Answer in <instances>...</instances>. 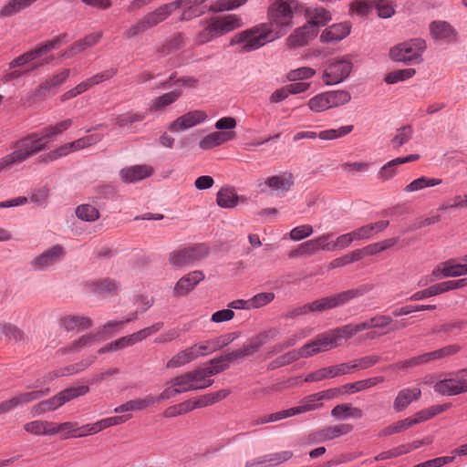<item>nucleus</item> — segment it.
Returning a JSON list of instances; mask_svg holds the SVG:
<instances>
[{
	"label": "nucleus",
	"mask_w": 467,
	"mask_h": 467,
	"mask_svg": "<svg viewBox=\"0 0 467 467\" xmlns=\"http://www.w3.org/2000/svg\"><path fill=\"white\" fill-rule=\"evenodd\" d=\"M206 0H176L171 3L164 4L151 12L147 13L134 25L130 26L124 33L126 38H132L147 30L155 27L162 21L166 20L171 14L178 8H185L182 20H189L194 16H199L204 13V8L201 6Z\"/></svg>",
	"instance_id": "1"
},
{
	"label": "nucleus",
	"mask_w": 467,
	"mask_h": 467,
	"mask_svg": "<svg viewBox=\"0 0 467 467\" xmlns=\"http://www.w3.org/2000/svg\"><path fill=\"white\" fill-rule=\"evenodd\" d=\"M55 137L52 128L45 127L39 132H32L12 144L14 150L0 158V171H7L21 164L33 155L46 150Z\"/></svg>",
	"instance_id": "2"
},
{
	"label": "nucleus",
	"mask_w": 467,
	"mask_h": 467,
	"mask_svg": "<svg viewBox=\"0 0 467 467\" xmlns=\"http://www.w3.org/2000/svg\"><path fill=\"white\" fill-rule=\"evenodd\" d=\"M373 289L372 285H361L357 288L343 291L329 296L317 299L309 304L296 307L290 317L306 315L309 312H324L348 304L352 299L362 296Z\"/></svg>",
	"instance_id": "3"
},
{
	"label": "nucleus",
	"mask_w": 467,
	"mask_h": 467,
	"mask_svg": "<svg viewBox=\"0 0 467 467\" xmlns=\"http://www.w3.org/2000/svg\"><path fill=\"white\" fill-rule=\"evenodd\" d=\"M274 36L269 26L261 23L234 35L229 45L239 47L241 53H250L275 40Z\"/></svg>",
	"instance_id": "4"
},
{
	"label": "nucleus",
	"mask_w": 467,
	"mask_h": 467,
	"mask_svg": "<svg viewBox=\"0 0 467 467\" xmlns=\"http://www.w3.org/2000/svg\"><path fill=\"white\" fill-rule=\"evenodd\" d=\"M212 384L213 381L203 380L199 369H194L171 379L160 394V399L166 400L181 393L206 389Z\"/></svg>",
	"instance_id": "5"
},
{
	"label": "nucleus",
	"mask_w": 467,
	"mask_h": 467,
	"mask_svg": "<svg viewBox=\"0 0 467 467\" xmlns=\"http://www.w3.org/2000/svg\"><path fill=\"white\" fill-rule=\"evenodd\" d=\"M65 36L66 35H61V36H56L55 38H53L51 40L41 43L34 49L27 51V52L24 53L23 55L16 57L14 60H12L9 63V67L15 68L16 67H22L26 64L33 63L32 67L27 70V71H31L39 67L50 64L54 59V57L52 55L45 57L39 61H36V60L39 59L40 57H42L43 56H45L47 52H49L53 49L58 48L61 46L62 39H63V37H65Z\"/></svg>",
	"instance_id": "6"
},
{
	"label": "nucleus",
	"mask_w": 467,
	"mask_h": 467,
	"mask_svg": "<svg viewBox=\"0 0 467 467\" xmlns=\"http://www.w3.org/2000/svg\"><path fill=\"white\" fill-rule=\"evenodd\" d=\"M293 7L290 3L283 0H276L268 9V22L263 23L268 26L269 29L275 33V39L286 34L287 30L293 26Z\"/></svg>",
	"instance_id": "7"
},
{
	"label": "nucleus",
	"mask_w": 467,
	"mask_h": 467,
	"mask_svg": "<svg viewBox=\"0 0 467 467\" xmlns=\"http://www.w3.org/2000/svg\"><path fill=\"white\" fill-rule=\"evenodd\" d=\"M425 49V41L416 38L394 46L390 48L389 55L396 62L419 64L422 61V54Z\"/></svg>",
	"instance_id": "8"
},
{
	"label": "nucleus",
	"mask_w": 467,
	"mask_h": 467,
	"mask_svg": "<svg viewBox=\"0 0 467 467\" xmlns=\"http://www.w3.org/2000/svg\"><path fill=\"white\" fill-rule=\"evenodd\" d=\"M209 254V248L202 244L171 252L169 263L174 268H183L204 259Z\"/></svg>",
	"instance_id": "9"
},
{
	"label": "nucleus",
	"mask_w": 467,
	"mask_h": 467,
	"mask_svg": "<svg viewBox=\"0 0 467 467\" xmlns=\"http://www.w3.org/2000/svg\"><path fill=\"white\" fill-rule=\"evenodd\" d=\"M101 140L102 137L100 135H90L80 138L75 141L66 143L54 150L39 156L38 161L44 163L55 161L59 158L68 155L72 151L85 149L100 141Z\"/></svg>",
	"instance_id": "10"
},
{
	"label": "nucleus",
	"mask_w": 467,
	"mask_h": 467,
	"mask_svg": "<svg viewBox=\"0 0 467 467\" xmlns=\"http://www.w3.org/2000/svg\"><path fill=\"white\" fill-rule=\"evenodd\" d=\"M356 334L358 333L355 325L348 324L341 327H337L318 335L315 338V341L317 345L319 352H326L338 346L339 340L342 338L348 339Z\"/></svg>",
	"instance_id": "11"
},
{
	"label": "nucleus",
	"mask_w": 467,
	"mask_h": 467,
	"mask_svg": "<svg viewBox=\"0 0 467 467\" xmlns=\"http://www.w3.org/2000/svg\"><path fill=\"white\" fill-rule=\"evenodd\" d=\"M88 390V387L85 385L66 389L49 400L38 403L34 410L37 414L55 410L70 400L85 395Z\"/></svg>",
	"instance_id": "12"
},
{
	"label": "nucleus",
	"mask_w": 467,
	"mask_h": 467,
	"mask_svg": "<svg viewBox=\"0 0 467 467\" xmlns=\"http://www.w3.org/2000/svg\"><path fill=\"white\" fill-rule=\"evenodd\" d=\"M352 67V62L347 57L332 58L327 61L322 79L326 85L338 84L349 76Z\"/></svg>",
	"instance_id": "13"
},
{
	"label": "nucleus",
	"mask_w": 467,
	"mask_h": 467,
	"mask_svg": "<svg viewBox=\"0 0 467 467\" xmlns=\"http://www.w3.org/2000/svg\"><path fill=\"white\" fill-rule=\"evenodd\" d=\"M441 395L455 396L467 392V368L453 373L452 377L441 379L433 386Z\"/></svg>",
	"instance_id": "14"
},
{
	"label": "nucleus",
	"mask_w": 467,
	"mask_h": 467,
	"mask_svg": "<svg viewBox=\"0 0 467 467\" xmlns=\"http://www.w3.org/2000/svg\"><path fill=\"white\" fill-rule=\"evenodd\" d=\"M294 184V177L289 172H284L259 182L258 187L262 192H272L277 196L284 195Z\"/></svg>",
	"instance_id": "15"
},
{
	"label": "nucleus",
	"mask_w": 467,
	"mask_h": 467,
	"mask_svg": "<svg viewBox=\"0 0 467 467\" xmlns=\"http://www.w3.org/2000/svg\"><path fill=\"white\" fill-rule=\"evenodd\" d=\"M66 252L62 245L56 244L33 258L31 267L36 271H47L65 257Z\"/></svg>",
	"instance_id": "16"
},
{
	"label": "nucleus",
	"mask_w": 467,
	"mask_h": 467,
	"mask_svg": "<svg viewBox=\"0 0 467 467\" xmlns=\"http://www.w3.org/2000/svg\"><path fill=\"white\" fill-rule=\"evenodd\" d=\"M320 353L317 345L314 340L303 345L299 349H295L287 352L286 354L277 358L270 363L271 368L283 367L300 358H307L314 355Z\"/></svg>",
	"instance_id": "17"
},
{
	"label": "nucleus",
	"mask_w": 467,
	"mask_h": 467,
	"mask_svg": "<svg viewBox=\"0 0 467 467\" xmlns=\"http://www.w3.org/2000/svg\"><path fill=\"white\" fill-rule=\"evenodd\" d=\"M50 392L48 388L40 390H34L29 392H22L14 396L13 398L0 402V414L9 412L18 407H22L34 400L47 396Z\"/></svg>",
	"instance_id": "18"
},
{
	"label": "nucleus",
	"mask_w": 467,
	"mask_h": 467,
	"mask_svg": "<svg viewBox=\"0 0 467 467\" xmlns=\"http://www.w3.org/2000/svg\"><path fill=\"white\" fill-rule=\"evenodd\" d=\"M162 327H163L162 322H157L150 327L142 328L135 333L119 337V338L112 341L113 345H114L115 351L124 349L128 347H131V346L135 345L136 343L146 339L150 336L160 331L162 328Z\"/></svg>",
	"instance_id": "19"
},
{
	"label": "nucleus",
	"mask_w": 467,
	"mask_h": 467,
	"mask_svg": "<svg viewBox=\"0 0 467 467\" xmlns=\"http://www.w3.org/2000/svg\"><path fill=\"white\" fill-rule=\"evenodd\" d=\"M217 37L243 26V19L238 15H226L208 19Z\"/></svg>",
	"instance_id": "20"
},
{
	"label": "nucleus",
	"mask_w": 467,
	"mask_h": 467,
	"mask_svg": "<svg viewBox=\"0 0 467 467\" xmlns=\"http://www.w3.org/2000/svg\"><path fill=\"white\" fill-rule=\"evenodd\" d=\"M353 125H347L342 126L338 129L322 130L319 133H317L315 131H299L294 135L293 140L298 141L303 139L315 140L317 138H319L320 140H331L348 135L353 130Z\"/></svg>",
	"instance_id": "21"
},
{
	"label": "nucleus",
	"mask_w": 467,
	"mask_h": 467,
	"mask_svg": "<svg viewBox=\"0 0 467 467\" xmlns=\"http://www.w3.org/2000/svg\"><path fill=\"white\" fill-rule=\"evenodd\" d=\"M352 429V425L348 423L327 426L321 430L312 432L309 435V438L314 442H325L327 441L346 435L349 433Z\"/></svg>",
	"instance_id": "22"
},
{
	"label": "nucleus",
	"mask_w": 467,
	"mask_h": 467,
	"mask_svg": "<svg viewBox=\"0 0 467 467\" xmlns=\"http://www.w3.org/2000/svg\"><path fill=\"white\" fill-rule=\"evenodd\" d=\"M207 119V114L202 110H192L177 118L170 125V130L173 132L185 130L202 123Z\"/></svg>",
	"instance_id": "23"
},
{
	"label": "nucleus",
	"mask_w": 467,
	"mask_h": 467,
	"mask_svg": "<svg viewBox=\"0 0 467 467\" xmlns=\"http://www.w3.org/2000/svg\"><path fill=\"white\" fill-rule=\"evenodd\" d=\"M204 277V274L199 270L185 275L176 283L173 288L174 296H184L188 295Z\"/></svg>",
	"instance_id": "24"
},
{
	"label": "nucleus",
	"mask_w": 467,
	"mask_h": 467,
	"mask_svg": "<svg viewBox=\"0 0 467 467\" xmlns=\"http://www.w3.org/2000/svg\"><path fill=\"white\" fill-rule=\"evenodd\" d=\"M152 173L153 168L150 165H134L121 169L119 178L124 183H135L150 177Z\"/></svg>",
	"instance_id": "25"
},
{
	"label": "nucleus",
	"mask_w": 467,
	"mask_h": 467,
	"mask_svg": "<svg viewBox=\"0 0 467 467\" xmlns=\"http://www.w3.org/2000/svg\"><path fill=\"white\" fill-rule=\"evenodd\" d=\"M161 400L159 396L154 395H147L143 398L130 400L118 407H116L113 411L115 413H123L126 411H140L146 410L149 407L154 406L156 403L161 402Z\"/></svg>",
	"instance_id": "26"
},
{
	"label": "nucleus",
	"mask_w": 467,
	"mask_h": 467,
	"mask_svg": "<svg viewBox=\"0 0 467 467\" xmlns=\"http://www.w3.org/2000/svg\"><path fill=\"white\" fill-rule=\"evenodd\" d=\"M431 36L436 41L451 43L456 40V30L446 21H433L430 25Z\"/></svg>",
	"instance_id": "27"
},
{
	"label": "nucleus",
	"mask_w": 467,
	"mask_h": 467,
	"mask_svg": "<svg viewBox=\"0 0 467 467\" xmlns=\"http://www.w3.org/2000/svg\"><path fill=\"white\" fill-rule=\"evenodd\" d=\"M276 335L277 331L275 329L265 330L258 333L256 336L249 338L246 343L243 345L244 354L246 357L253 356L258 352L265 344L274 339Z\"/></svg>",
	"instance_id": "28"
},
{
	"label": "nucleus",
	"mask_w": 467,
	"mask_h": 467,
	"mask_svg": "<svg viewBox=\"0 0 467 467\" xmlns=\"http://www.w3.org/2000/svg\"><path fill=\"white\" fill-rule=\"evenodd\" d=\"M318 33V30L307 24L297 28L287 38L289 47L295 48L306 45Z\"/></svg>",
	"instance_id": "29"
},
{
	"label": "nucleus",
	"mask_w": 467,
	"mask_h": 467,
	"mask_svg": "<svg viewBox=\"0 0 467 467\" xmlns=\"http://www.w3.org/2000/svg\"><path fill=\"white\" fill-rule=\"evenodd\" d=\"M419 159V154H410L406 157H399L391 160L380 168L379 171L378 172V178L382 182L389 181L396 175L397 167L399 165L415 161Z\"/></svg>",
	"instance_id": "30"
},
{
	"label": "nucleus",
	"mask_w": 467,
	"mask_h": 467,
	"mask_svg": "<svg viewBox=\"0 0 467 467\" xmlns=\"http://www.w3.org/2000/svg\"><path fill=\"white\" fill-rule=\"evenodd\" d=\"M421 396V390L419 388H405L398 392L393 409L396 411L404 410L411 402L418 400Z\"/></svg>",
	"instance_id": "31"
},
{
	"label": "nucleus",
	"mask_w": 467,
	"mask_h": 467,
	"mask_svg": "<svg viewBox=\"0 0 467 467\" xmlns=\"http://www.w3.org/2000/svg\"><path fill=\"white\" fill-rule=\"evenodd\" d=\"M70 76V69L66 68L62 71L53 74L46 78L37 88L39 95H45L46 92H54L58 87L64 84Z\"/></svg>",
	"instance_id": "32"
},
{
	"label": "nucleus",
	"mask_w": 467,
	"mask_h": 467,
	"mask_svg": "<svg viewBox=\"0 0 467 467\" xmlns=\"http://www.w3.org/2000/svg\"><path fill=\"white\" fill-rule=\"evenodd\" d=\"M91 318L84 316L69 315L59 320V326L67 331H80L92 326Z\"/></svg>",
	"instance_id": "33"
},
{
	"label": "nucleus",
	"mask_w": 467,
	"mask_h": 467,
	"mask_svg": "<svg viewBox=\"0 0 467 467\" xmlns=\"http://www.w3.org/2000/svg\"><path fill=\"white\" fill-rule=\"evenodd\" d=\"M235 138L234 131H214L205 136L199 143L202 150H210Z\"/></svg>",
	"instance_id": "34"
},
{
	"label": "nucleus",
	"mask_w": 467,
	"mask_h": 467,
	"mask_svg": "<svg viewBox=\"0 0 467 467\" xmlns=\"http://www.w3.org/2000/svg\"><path fill=\"white\" fill-rule=\"evenodd\" d=\"M350 28L348 23L335 24L322 32L320 40L322 42L340 41L350 33Z\"/></svg>",
	"instance_id": "35"
},
{
	"label": "nucleus",
	"mask_w": 467,
	"mask_h": 467,
	"mask_svg": "<svg viewBox=\"0 0 467 467\" xmlns=\"http://www.w3.org/2000/svg\"><path fill=\"white\" fill-rule=\"evenodd\" d=\"M322 405L323 404L321 402L320 397H319V395H317V393H314V394L305 397L302 400L301 404L299 406L287 409V411L289 412V417H292V416H295L297 414L306 413V412H308L311 410H316L321 408Z\"/></svg>",
	"instance_id": "36"
},
{
	"label": "nucleus",
	"mask_w": 467,
	"mask_h": 467,
	"mask_svg": "<svg viewBox=\"0 0 467 467\" xmlns=\"http://www.w3.org/2000/svg\"><path fill=\"white\" fill-rule=\"evenodd\" d=\"M306 16L307 18V25L317 29L318 26H323L331 20L330 13L324 7L306 8Z\"/></svg>",
	"instance_id": "37"
},
{
	"label": "nucleus",
	"mask_w": 467,
	"mask_h": 467,
	"mask_svg": "<svg viewBox=\"0 0 467 467\" xmlns=\"http://www.w3.org/2000/svg\"><path fill=\"white\" fill-rule=\"evenodd\" d=\"M363 410L354 407L351 403H342L335 406L331 410V416L337 420L361 419Z\"/></svg>",
	"instance_id": "38"
},
{
	"label": "nucleus",
	"mask_w": 467,
	"mask_h": 467,
	"mask_svg": "<svg viewBox=\"0 0 467 467\" xmlns=\"http://www.w3.org/2000/svg\"><path fill=\"white\" fill-rule=\"evenodd\" d=\"M229 368V362L226 361L224 356L214 358L209 361V365L202 368H198L204 381H213L209 378L226 370Z\"/></svg>",
	"instance_id": "39"
},
{
	"label": "nucleus",
	"mask_w": 467,
	"mask_h": 467,
	"mask_svg": "<svg viewBox=\"0 0 467 467\" xmlns=\"http://www.w3.org/2000/svg\"><path fill=\"white\" fill-rule=\"evenodd\" d=\"M99 341V335L88 334L83 335L78 339L71 342L68 346L59 349L62 354H67L70 352H78L81 349L90 348Z\"/></svg>",
	"instance_id": "40"
},
{
	"label": "nucleus",
	"mask_w": 467,
	"mask_h": 467,
	"mask_svg": "<svg viewBox=\"0 0 467 467\" xmlns=\"http://www.w3.org/2000/svg\"><path fill=\"white\" fill-rule=\"evenodd\" d=\"M240 199L244 197H240L232 187H223L216 195L217 204L225 209L234 208Z\"/></svg>",
	"instance_id": "41"
},
{
	"label": "nucleus",
	"mask_w": 467,
	"mask_h": 467,
	"mask_svg": "<svg viewBox=\"0 0 467 467\" xmlns=\"http://www.w3.org/2000/svg\"><path fill=\"white\" fill-rule=\"evenodd\" d=\"M89 290L100 296L114 295L119 291V285L112 279L105 278L88 284Z\"/></svg>",
	"instance_id": "42"
},
{
	"label": "nucleus",
	"mask_w": 467,
	"mask_h": 467,
	"mask_svg": "<svg viewBox=\"0 0 467 467\" xmlns=\"http://www.w3.org/2000/svg\"><path fill=\"white\" fill-rule=\"evenodd\" d=\"M384 380L385 379L382 376L373 377L362 380H358L353 383L342 385V389L344 391V394H354L356 392L372 388L383 382Z\"/></svg>",
	"instance_id": "43"
},
{
	"label": "nucleus",
	"mask_w": 467,
	"mask_h": 467,
	"mask_svg": "<svg viewBox=\"0 0 467 467\" xmlns=\"http://www.w3.org/2000/svg\"><path fill=\"white\" fill-rule=\"evenodd\" d=\"M420 423L419 416L417 412L411 417L406 418L404 420H398L391 425L387 426L381 431L382 435L388 436L392 435L394 433H399L404 431L410 428L411 426Z\"/></svg>",
	"instance_id": "44"
},
{
	"label": "nucleus",
	"mask_w": 467,
	"mask_h": 467,
	"mask_svg": "<svg viewBox=\"0 0 467 467\" xmlns=\"http://www.w3.org/2000/svg\"><path fill=\"white\" fill-rule=\"evenodd\" d=\"M441 182H442V180L439 179V178L420 176V177L413 180L408 185H406L404 188V192H419V191L424 190L426 188L440 185Z\"/></svg>",
	"instance_id": "45"
},
{
	"label": "nucleus",
	"mask_w": 467,
	"mask_h": 467,
	"mask_svg": "<svg viewBox=\"0 0 467 467\" xmlns=\"http://www.w3.org/2000/svg\"><path fill=\"white\" fill-rule=\"evenodd\" d=\"M196 356L194 354V351L191 347L179 351L176 355H174L166 364V367L168 368H175L182 367L185 364H188L192 362V360L196 359Z\"/></svg>",
	"instance_id": "46"
},
{
	"label": "nucleus",
	"mask_w": 467,
	"mask_h": 467,
	"mask_svg": "<svg viewBox=\"0 0 467 467\" xmlns=\"http://www.w3.org/2000/svg\"><path fill=\"white\" fill-rule=\"evenodd\" d=\"M181 95L182 91L177 89L165 93L152 99L150 101V110H160L175 102Z\"/></svg>",
	"instance_id": "47"
},
{
	"label": "nucleus",
	"mask_w": 467,
	"mask_h": 467,
	"mask_svg": "<svg viewBox=\"0 0 467 467\" xmlns=\"http://www.w3.org/2000/svg\"><path fill=\"white\" fill-rule=\"evenodd\" d=\"M76 216L84 222H95L100 217L99 209L90 203L78 205L75 211Z\"/></svg>",
	"instance_id": "48"
},
{
	"label": "nucleus",
	"mask_w": 467,
	"mask_h": 467,
	"mask_svg": "<svg viewBox=\"0 0 467 467\" xmlns=\"http://www.w3.org/2000/svg\"><path fill=\"white\" fill-rule=\"evenodd\" d=\"M36 0H11L0 11V16H12L30 6Z\"/></svg>",
	"instance_id": "49"
},
{
	"label": "nucleus",
	"mask_w": 467,
	"mask_h": 467,
	"mask_svg": "<svg viewBox=\"0 0 467 467\" xmlns=\"http://www.w3.org/2000/svg\"><path fill=\"white\" fill-rule=\"evenodd\" d=\"M329 108H337L348 103L351 99V95L347 90H334L325 92Z\"/></svg>",
	"instance_id": "50"
},
{
	"label": "nucleus",
	"mask_w": 467,
	"mask_h": 467,
	"mask_svg": "<svg viewBox=\"0 0 467 467\" xmlns=\"http://www.w3.org/2000/svg\"><path fill=\"white\" fill-rule=\"evenodd\" d=\"M185 46L184 37L182 34H177L166 41L159 49L160 54L167 56L172 54Z\"/></svg>",
	"instance_id": "51"
},
{
	"label": "nucleus",
	"mask_w": 467,
	"mask_h": 467,
	"mask_svg": "<svg viewBox=\"0 0 467 467\" xmlns=\"http://www.w3.org/2000/svg\"><path fill=\"white\" fill-rule=\"evenodd\" d=\"M444 277H455L467 275V265L458 264L454 260L444 262L442 268Z\"/></svg>",
	"instance_id": "52"
},
{
	"label": "nucleus",
	"mask_w": 467,
	"mask_h": 467,
	"mask_svg": "<svg viewBox=\"0 0 467 467\" xmlns=\"http://www.w3.org/2000/svg\"><path fill=\"white\" fill-rule=\"evenodd\" d=\"M413 135V130L411 126L406 125L396 130L394 137L391 140V144L394 149H399L405 143H407Z\"/></svg>",
	"instance_id": "53"
},
{
	"label": "nucleus",
	"mask_w": 467,
	"mask_h": 467,
	"mask_svg": "<svg viewBox=\"0 0 467 467\" xmlns=\"http://www.w3.org/2000/svg\"><path fill=\"white\" fill-rule=\"evenodd\" d=\"M414 68H403L389 72L385 77V81L388 84H395L400 81L407 80L415 75Z\"/></svg>",
	"instance_id": "54"
},
{
	"label": "nucleus",
	"mask_w": 467,
	"mask_h": 467,
	"mask_svg": "<svg viewBox=\"0 0 467 467\" xmlns=\"http://www.w3.org/2000/svg\"><path fill=\"white\" fill-rule=\"evenodd\" d=\"M247 0H220L209 6V10L213 12H223L234 10L244 5Z\"/></svg>",
	"instance_id": "55"
},
{
	"label": "nucleus",
	"mask_w": 467,
	"mask_h": 467,
	"mask_svg": "<svg viewBox=\"0 0 467 467\" xmlns=\"http://www.w3.org/2000/svg\"><path fill=\"white\" fill-rule=\"evenodd\" d=\"M146 117L145 113H125L116 117L115 124L119 128H124L129 125H131L135 122L142 121Z\"/></svg>",
	"instance_id": "56"
},
{
	"label": "nucleus",
	"mask_w": 467,
	"mask_h": 467,
	"mask_svg": "<svg viewBox=\"0 0 467 467\" xmlns=\"http://www.w3.org/2000/svg\"><path fill=\"white\" fill-rule=\"evenodd\" d=\"M398 241V238H389L381 242L374 243L365 246V252H367L368 255L377 254L382 251L387 250L388 248L394 246Z\"/></svg>",
	"instance_id": "57"
},
{
	"label": "nucleus",
	"mask_w": 467,
	"mask_h": 467,
	"mask_svg": "<svg viewBox=\"0 0 467 467\" xmlns=\"http://www.w3.org/2000/svg\"><path fill=\"white\" fill-rule=\"evenodd\" d=\"M451 407L450 403H444L441 405H434L428 409L421 410L417 412L420 422L426 421L432 417L447 410Z\"/></svg>",
	"instance_id": "58"
},
{
	"label": "nucleus",
	"mask_w": 467,
	"mask_h": 467,
	"mask_svg": "<svg viewBox=\"0 0 467 467\" xmlns=\"http://www.w3.org/2000/svg\"><path fill=\"white\" fill-rule=\"evenodd\" d=\"M309 109L314 112H323L329 109L328 101L326 93H320L308 100Z\"/></svg>",
	"instance_id": "59"
},
{
	"label": "nucleus",
	"mask_w": 467,
	"mask_h": 467,
	"mask_svg": "<svg viewBox=\"0 0 467 467\" xmlns=\"http://www.w3.org/2000/svg\"><path fill=\"white\" fill-rule=\"evenodd\" d=\"M214 38H217V36H215V33H214L209 20H207L203 29L196 34V36L194 37V43L197 46H202V45H204V44L212 41Z\"/></svg>",
	"instance_id": "60"
},
{
	"label": "nucleus",
	"mask_w": 467,
	"mask_h": 467,
	"mask_svg": "<svg viewBox=\"0 0 467 467\" xmlns=\"http://www.w3.org/2000/svg\"><path fill=\"white\" fill-rule=\"evenodd\" d=\"M275 299V294L272 292H264L259 293L249 298L250 308H260L263 307L269 303H271Z\"/></svg>",
	"instance_id": "61"
},
{
	"label": "nucleus",
	"mask_w": 467,
	"mask_h": 467,
	"mask_svg": "<svg viewBox=\"0 0 467 467\" xmlns=\"http://www.w3.org/2000/svg\"><path fill=\"white\" fill-rule=\"evenodd\" d=\"M192 410V404L190 403V400H188L184 402H182V403H179V404H176V405L167 408L164 410V416L167 418H172V417H176L179 415L188 413Z\"/></svg>",
	"instance_id": "62"
},
{
	"label": "nucleus",
	"mask_w": 467,
	"mask_h": 467,
	"mask_svg": "<svg viewBox=\"0 0 467 467\" xmlns=\"http://www.w3.org/2000/svg\"><path fill=\"white\" fill-rule=\"evenodd\" d=\"M316 74V70L309 67H302L289 71L287 78L290 81L303 80L312 78Z\"/></svg>",
	"instance_id": "63"
},
{
	"label": "nucleus",
	"mask_w": 467,
	"mask_h": 467,
	"mask_svg": "<svg viewBox=\"0 0 467 467\" xmlns=\"http://www.w3.org/2000/svg\"><path fill=\"white\" fill-rule=\"evenodd\" d=\"M373 4L379 17L389 18L395 14L393 5L388 0H374Z\"/></svg>",
	"instance_id": "64"
}]
</instances>
